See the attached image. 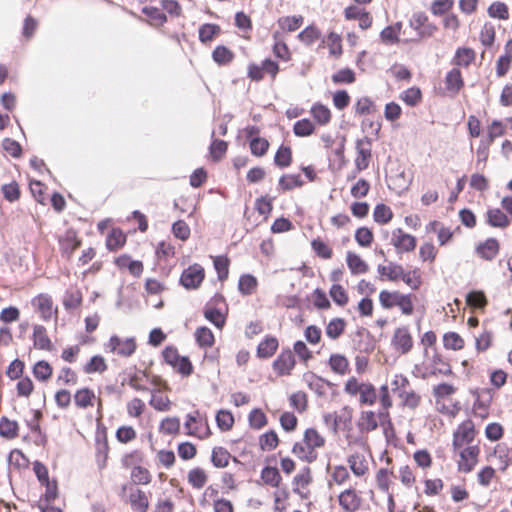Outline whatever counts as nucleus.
Wrapping results in <instances>:
<instances>
[{
    "mask_svg": "<svg viewBox=\"0 0 512 512\" xmlns=\"http://www.w3.org/2000/svg\"><path fill=\"white\" fill-rule=\"evenodd\" d=\"M80 240L77 239L75 232L68 231L61 241V249L63 254L68 258L71 257L73 252L80 247Z\"/></svg>",
    "mask_w": 512,
    "mask_h": 512,
    "instance_id": "b1692460",
    "label": "nucleus"
},
{
    "mask_svg": "<svg viewBox=\"0 0 512 512\" xmlns=\"http://www.w3.org/2000/svg\"><path fill=\"white\" fill-rule=\"evenodd\" d=\"M310 468L305 467L293 479V491L300 494V488H305L311 482Z\"/></svg>",
    "mask_w": 512,
    "mask_h": 512,
    "instance_id": "49530a36",
    "label": "nucleus"
},
{
    "mask_svg": "<svg viewBox=\"0 0 512 512\" xmlns=\"http://www.w3.org/2000/svg\"><path fill=\"white\" fill-rule=\"evenodd\" d=\"M126 242V236L119 229H113L107 236L106 246L108 250L115 251L122 247Z\"/></svg>",
    "mask_w": 512,
    "mask_h": 512,
    "instance_id": "c756f323",
    "label": "nucleus"
},
{
    "mask_svg": "<svg viewBox=\"0 0 512 512\" xmlns=\"http://www.w3.org/2000/svg\"><path fill=\"white\" fill-rule=\"evenodd\" d=\"M218 427L223 430H229L234 423L233 415L229 411L220 410L216 415Z\"/></svg>",
    "mask_w": 512,
    "mask_h": 512,
    "instance_id": "338daca9",
    "label": "nucleus"
},
{
    "mask_svg": "<svg viewBox=\"0 0 512 512\" xmlns=\"http://www.w3.org/2000/svg\"><path fill=\"white\" fill-rule=\"evenodd\" d=\"M400 98L407 105L415 106L421 100V91L417 87H411V88L405 90L404 92H402Z\"/></svg>",
    "mask_w": 512,
    "mask_h": 512,
    "instance_id": "4d7b16f0",
    "label": "nucleus"
},
{
    "mask_svg": "<svg viewBox=\"0 0 512 512\" xmlns=\"http://www.w3.org/2000/svg\"><path fill=\"white\" fill-rule=\"evenodd\" d=\"M302 185H303V181L299 174L284 175L279 180V186L283 190H291L295 187H300Z\"/></svg>",
    "mask_w": 512,
    "mask_h": 512,
    "instance_id": "603ef678",
    "label": "nucleus"
},
{
    "mask_svg": "<svg viewBox=\"0 0 512 512\" xmlns=\"http://www.w3.org/2000/svg\"><path fill=\"white\" fill-rule=\"evenodd\" d=\"M249 423L252 428L260 429L267 424L266 415L260 409H254L249 414Z\"/></svg>",
    "mask_w": 512,
    "mask_h": 512,
    "instance_id": "774afa93",
    "label": "nucleus"
},
{
    "mask_svg": "<svg viewBox=\"0 0 512 512\" xmlns=\"http://www.w3.org/2000/svg\"><path fill=\"white\" fill-rule=\"evenodd\" d=\"M487 222L493 227H506L509 225V220L506 214L498 209H490L487 211Z\"/></svg>",
    "mask_w": 512,
    "mask_h": 512,
    "instance_id": "393cba45",
    "label": "nucleus"
},
{
    "mask_svg": "<svg viewBox=\"0 0 512 512\" xmlns=\"http://www.w3.org/2000/svg\"><path fill=\"white\" fill-rule=\"evenodd\" d=\"M495 40V28L491 23H485L480 32V41L486 46L490 47Z\"/></svg>",
    "mask_w": 512,
    "mask_h": 512,
    "instance_id": "69168bd1",
    "label": "nucleus"
},
{
    "mask_svg": "<svg viewBox=\"0 0 512 512\" xmlns=\"http://www.w3.org/2000/svg\"><path fill=\"white\" fill-rule=\"evenodd\" d=\"M346 321L343 318H333L326 325L325 333L332 340L338 339L345 331Z\"/></svg>",
    "mask_w": 512,
    "mask_h": 512,
    "instance_id": "412c9836",
    "label": "nucleus"
},
{
    "mask_svg": "<svg viewBox=\"0 0 512 512\" xmlns=\"http://www.w3.org/2000/svg\"><path fill=\"white\" fill-rule=\"evenodd\" d=\"M33 344L34 347L40 350L50 351L52 349V342L47 335L46 328L42 325H35L33 328Z\"/></svg>",
    "mask_w": 512,
    "mask_h": 512,
    "instance_id": "dca6fc26",
    "label": "nucleus"
},
{
    "mask_svg": "<svg viewBox=\"0 0 512 512\" xmlns=\"http://www.w3.org/2000/svg\"><path fill=\"white\" fill-rule=\"evenodd\" d=\"M278 436L275 431L271 430L260 437V447L264 451H270L277 447Z\"/></svg>",
    "mask_w": 512,
    "mask_h": 512,
    "instance_id": "6e6d98bb",
    "label": "nucleus"
},
{
    "mask_svg": "<svg viewBox=\"0 0 512 512\" xmlns=\"http://www.w3.org/2000/svg\"><path fill=\"white\" fill-rule=\"evenodd\" d=\"M402 23L396 22L392 25L385 27L380 33V39L385 45H394L399 42V35L401 33Z\"/></svg>",
    "mask_w": 512,
    "mask_h": 512,
    "instance_id": "f3484780",
    "label": "nucleus"
},
{
    "mask_svg": "<svg viewBox=\"0 0 512 512\" xmlns=\"http://www.w3.org/2000/svg\"><path fill=\"white\" fill-rule=\"evenodd\" d=\"M320 37V31L314 26H309L305 28L298 35V38L306 45H312Z\"/></svg>",
    "mask_w": 512,
    "mask_h": 512,
    "instance_id": "5fc2aeb1",
    "label": "nucleus"
},
{
    "mask_svg": "<svg viewBox=\"0 0 512 512\" xmlns=\"http://www.w3.org/2000/svg\"><path fill=\"white\" fill-rule=\"evenodd\" d=\"M257 279L250 274L242 275L239 279L238 288L243 295H251L257 288Z\"/></svg>",
    "mask_w": 512,
    "mask_h": 512,
    "instance_id": "2f4dec72",
    "label": "nucleus"
},
{
    "mask_svg": "<svg viewBox=\"0 0 512 512\" xmlns=\"http://www.w3.org/2000/svg\"><path fill=\"white\" fill-rule=\"evenodd\" d=\"M339 504L346 512H355L359 509L361 500L353 489H346L339 497Z\"/></svg>",
    "mask_w": 512,
    "mask_h": 512,
    "instance_id": "4468645a",
    "label": "nucleus"
},
{
    "mask_svg": "<svg viewBox=\"0 0 512 512\" xmlns=\"http://www.w3.org/2000/svg\"><path fill=\"white\" fill-rule=\"evenodd\" d=\"M409 27L416 32L417 37L411 38L412 42L428 39L434 36L438 27L429 21L428 16L423 12H416L408 20Z\"/></svg>",
    "mask_w": 512,
    "mask_h": 512,
    "instance_id": "7ed1b4c3",
    "label": "nucleus"
},
{
    "mask_svg": "<svg viewBox=\"0 0 512 512\" xmlns=\"http://www.w3.org/2000/svg\"><path fill=\"white\" fill-rule=\"evenodd\" d=\"M357 156L355 158L356 172H361L368 168L371 158V141L368 137L357 140Z\"/></svg>",
    "mask_w": 512,
    "mask_h": 512,
    "instance_id": "1a4fd4ad",
    "label": "nucleus"
},
{
    "mask_svg": "<svg viewBox=\"0 0 512 512\" xmlns=\"http://www.w3.org/2000/svg\"><path fill=\"white\" fill-rule=\"evenodd\" d=\"M269 147V142L265 138L254 137L250 141L251 153L255 156H263Z\"/></svg>",
    "mask_w": 512,
    "mask_h": 512,
    "instance_id": "bf43d9fd",
    "label": "nucleus"
},
{
    "mask_svg": "<svg viewBox=\"0 0 512 512\" xmlns=\"http://www.w3.org/2000/svg\"><path fill=\"white\" fill-rule=\"evenodd\" d=\"M402 404L408 408L415 409L421 401V397L415 391H402L399 393Z\"/></svg>",
    "mask_w": 512,
    "mask_h": 512,
    "instance_id": "052dcab7",
    "label": "nucleus"
},
{
    "mask_svg": "<svg viewBox=\"0 0 512 512\" xmlns=\"http://www.w3.org/2000/svg\"><path fill=\"white\" fill-rule=\"evenodd\" d=\"M130 504L133 509L146 512L149 506L148 498L144 491L136 489L129 495Z\"/></svg>",
    "mask_w": 512,
    "mask_h": 512,
    "instance_id": "4be33fe9",
    "label": "nucleus"
},
{
    "mask_svg": "<svg viewBox=\"0 0 512 512\" xmlns=\"http://www.w3.org/2000/svg\"><path fill=\"white\" fill-rule=\"evenodd\" d=\"M325 445V438L314 428L304 432L303 442L294 444L292 452L301 460L311 463L317 459L315 449Z\"/></svg>",
    "mask_w": 512,
    "mask_h": 512,
    "instance_id": "f257e3e1",
    "label": "nucleus"
},
{
    "mask_svg": "<svg viewBox=\"0 0 512 512\" xmlns=\"http://www.w3.org/2000/svg\"><path fill=\"white\" fill-rule=\"evenodd\" d=\"M392 244L400 252H410L416 247V239L399 228L393 232Z\"/></svg>",
    "mask_w": 512,
    "mask_h": 512,
    "instance_id": "9b49d317",
    "label": "nucleus"
},
{
    "mask_svg": "<svg viewBox=\"0 0 512 512\" xmlns=\"http://www.w3.org/2000/svg\"><path fill=\"white\" fill-rule=\"evenodd\" d=\"M18 424L6 417L0 419V435L12 439L17 436Z\"/></svg>",
    "mask_w": 512,
    "mask_h": 512,
    "instance_id": "79ce46f5",
    "label": "nucleus"
},
{
    "mask_svg": "<svg viewBox=\"0 0 512 512\" xmlns=\"http://www.w3.org/2000/svg\"><path fill=\"white\" fill-rule=\"evenodd\" d=\"M95 397L92 390L88 388H82L78 390L74 395L75 405L78 408L85 409L89 406H92V400Z\"/></svg>",
    "mask_w": 512,
    "mask_h": 512,
    "instance_id": "cd10ccee",
    "label": "nucleus"
},
{
    "mask_svg": "<svg viewBox=\"0 0 512 512\" xmlns=\"http://www.w3.org/2000/svg\"><path fill=\"white\" fill-rule=\"evenodd\" d=\"M377 271L382 276H387L389 280L396 281L403 275V267L396 263H390L388 266L379 265Z\"/></svg>",
    "mask_w": 512,
    "mask_h": 512,
    "instance_id": "bb28decb",
    "label": "nucleus"
},
{
    "mask_svg": "<svg viewBox=\"0 0 512 512\" xmlns=\"http://www.w3.org/2000/svg\"><path fill=\"white\" fill-rule=\"evenodd\" d=\"M107 369V365L105 362V359L100 356L96 355L93 356L90 361L84 366V371L87 374L99 372L102 373Z\"/></svg>",
    "mask_w": 512,
    "mask_h": 512,
    "instance_id": "37998d69",
    "label": "nucleus"
},
{
    "mask_svg": "<svg viewBox=\"0 0 512 512\" xmlns=\"http://www.w3.org/2000/svg\"><path fill=\"white\" fill-rule=\"evenodd\" d=\"M77 381V374L69 367L62 368L57 377L58 384L62 385H76Z\"/></svg>",
    "mask_w": 512,
    "mask_h": 512,
    "instance_id": "680f3d73",
    "label": "nucleus"
},
{
    "mask_svg": "<svg viewBox=\"0 0 512 512\" xmlns=\"http://www.w3.org/2000/svg\"><path fill=\"white\" fill-rule=\"evenodd\" d=\"M180 430V420L177 417L165 418L160 425V431L165 434H177Z\"/></svg>",
    "mask_w": 512,
    "mask_h": 512,
    "instance_id": "0e129e2a",
    "label": "nucleus"
},
{
    "mask_svg": "<svg viewBox=\"0 0 512 512\" xmlns=\"http://www.w3.org/2000/svg\"><path fill=\"white\" fill-rule=\"evenodd\" d=\"M35 378L40 381H47L52 376V367L44 360L38 361L33 367Z\"/></svg>",
    "mask_w": 512,
    "mask_h": 512,
    "instance_id": "ea45409f",
    "label": "nucleus"
},
{
    "mask_svg": "<svg viewBox=\"0 0 512 512\" xmlns=\"http://www.w3.org/2000/svg\"><path fill=\"white\" fill-rule=\"evenodd\" d=\"M330 369L339 375H345L349 372V361L345 355L340 353H333L330 355L328 361Z\"/></svg>",
    "mask_w": 512,
    "mask_h": 512,
    "instance_id": "a211bd4d",
    "label": "nucleus"
},
{
    "mask_svg": "<svg viewBox=\"0 0 512 512\" xmlns=\"http://www.w3.org/2000/svg\"><path fill=\"white\" fill-rule=\"evenodd\" d=\"M274 161L281 168L289 166L292 161L291 149L287 146H281L275 154Z\"/></svg>",
    "mask_w": 512,
    "mask_h": 512,
    "instance_id": "09e8293b",
    "label": "nucleus"
},
{
    "mask_svg": "<svg viewBox=\"0 0 512 512\" xmlns=\"http://www.w3.org/2000/svg\"><path fill=\"white\" fill-rule=\"evenodd\" d=\"M261 478L267 485L272 487H278L282 479L278 469L271 466L263 468Z\"/></svg>",
    "mask_w": 512,
    "mask_h": 512,
    "instance_id": "473e14b6",
    "label": "nucleus"
},
{
    "mask_svg": "<svg viewBox=\"0 0 512 512\" xmlns=\"http://www.w3.org/2000/svg\"><path fill=\"white\" fill-rule=\"evenodd\" d=\"M413 298L411 294H402L399 291L390 292L382 290L379 294V301L383 308L391 309L397 306L404 315H411L413 313Z\"/></svg>",
    "mask_w": 512,
    "mask_h": 512,
    "instance_id": "f03ea898",
    "label": "nucleus"
},
{
    "mask_svg": "<svg viewBox=\"0 0 512 512\" xmlns=\"http://www.w3.org/2000/svg\"><path fill=\"white\" fill-rule=\"evenodd\" d=\"M443 344L446 349L456 351L464 347V340L458 333L448 332L443 336Z\"/></svg>",
    "mask_w": 512,
    "mask_h": 512,
    "instance_id": "e433bc0d",
    "label": "nucleus"
},
{
    "mask_svg": "<svg viewBox=\"0 0 512 512\" xmlns=\"http://www.w3.org/2000/svg\"><path fill=\"white\" fill-rule=\"evenodd\" d=\"M196 340L200 346L210 347L214 343V335L207 327H200L195 332Z\"/></svg>",
    "mask_w": 512,
    "mask_h": 512,
    "instance_id": "3c124183",
    "label": "nucleus"
},
{
    "mask_svg": "<svg viewBox=\"0 0 512 512\" xmlns=\"http://www.w3.org/2000/svg\"><path fill=\"white\" fill-rule=\"evenodd\" d=\"M329 294L333 301L339 306H345L348 303V295L345 289L339 284H333Z\"/></svg>",
    "mask_w": 512,
    "mask_h": 512,
    "instance_id": "864d4df0",
    "label": "nucleus"
},
{
    "mask_svg": "<svg viewBox=\"0 0 512 512\" xmlns=\"http://www.w3.org/2000/svg\"><path fill=\"white\" fill-rule=\"evenodd\" d=\"M213 60L218 65H227L234 59V53L226 46H217L212 53Z\"/></svg>",
    "mask_w": 512,
    "mask_h": 512,
    "instance_id": "c85d7f7f",
    "label": "nucleus"
},
{
    "mask_svg": "<svg viewBox=\"0 0 512 512\" xmlns=\"http://www.w3.org/2000/svg\"><path fill=\"white\" fill-rule=\"evenodd\" d=\"M151 478L150 472L142 466H135L132 469L131 479L135 484L147 485L151 482Z\"/></svg>",
    "mask_w": 512,
    "mask_h": 512,
    "instance_id": "a18cd8bd",
    "label": "nucleus"
},
{
    "mask_svg": "<svg viewBox=\"0 0 512 512\" xmlns=\"http://www.w3.org/2000/svg\"><path fill=\"white\" fill-rule=\"evenodd\" d=\"M378 423L376 420V415L373 411H364L361 413L359 419V427L361 431L370 432L377 428Z\"/></svg>",
    "mask_w": 512,
    "mask_h": 512,
    "instance_id": "c9c22d12",
    "label": "nucleus"
},
{
    "mask_svg": "<svg viewBox=\"0 0 512 512\" xmlns=\"http://www.w3.org/2000/svg\"><path fill=\"white\" fill-rule=\"evenodd\" d=\"M356 242L362 247H369L373 242V233L367 227H360L355 233Z\"/></svg>",
    "mask_w": 512,
    "mask_h": 512,
    "instance_id": "13d9d810",
    "label": "nucleus"
},
{
    "mask_svg": "<svg viewBox=\"0 0 512 512\" xmlns=\"http://www.w3.org/2000/svg\"><path fill=\"white\" fill-rule=\"evenodd\" d=\"M475 59V52L471 48H458L455 57L454 63L458 66L467 67L470 63H472Z\"/></svg>",
    "mask_w": 512,
    "mask_h": 512,
    "instance_id": "f704fd0d",
    "label": "nucleus"
},
{
    "mask_svg": "<svg viewBox=\"0 0 512 512\" xmlns=\"http://www.w3.org/2000/svg\"><path fill=\"white\" fill-rule=\"evenodd\" d=\"M475 437V427L471 420L460 424L453 435V447L455 450L462 448L465 444H470Z\"/></svg>",
    "mask_w": 512,
    "mask_h": 512,
    "instance_id": "423d86ee",
    "label": "nucleus"
},
{
    "mask_svg": "<svg viewBox=\"0 0 512 512\" xmlns=\"http://www.w3.org/2000/svg\"><path fill=\"white\" fill-rule=\"evenodd\" d=\"M393 213L385 204H377L374 208L373 218L379 224H386L392 219Z\"/></svg>",
    "mask_w": 512,
    "mask_h": 512,
    "instance_id": "a19ab883",
    "label": "nucleus"
},
{
    "mask_svg": "<svg viewBox=\"0 0 512 512\" xmlns=\"http://www.w3.org/2000/svg\"><path fill=\"white\" fill-rule=\"evenodd\" d=\"M230 453L223 447H215L212 450L211 461L217 468H224L228 465Z\"/></svg>",
    "mask_w": 512,
    "mask_h": 512,
    "instance_id": "72a5a7b5",
    "label": "nucleus"
},
{
    "mask_svg": "<svg viewBox=\"0 0 512 512\" xmlns=\"http://www.w3.org/2000/svg\"><path fill=\"white\" fill-rule=\"evenodd\" d=\"M31 304L44 321L50 320L57 314V308L53 306L52 298L48 294L37 295L32 299Z\"/></svg>",
    "mask_w": 512,
    "mask_h": 512,
    "instance_id": "0eeeda50",
    "label": "nucleus"
},
{
    "mask_svg": "<svg viewBox=\"0 0 512 512\" xmlns=\"http://www.w3.org/2000/svg\"><path fill=\"white\" fill-rule=\"evenodd\" d=\"M392 346L402 354H407L413 347V339L407 327H399L395 330Z\"/></svg>",
    "mask_w": 512,
    "mask_h": 512,
    "instance_id": "9d476101",
    "label": "nucleus"
},
{
    "mask_svg": "<svg viewBox=\"0 0 512 512\" xmlns=\"http://www.w3.org/2000/svg\"><path fill=\"white\" fill-rule=\"evenodd\" d=\"M349 467L357 477L364 476L369 470V463L364 454L353 453L347 459Z\"/></svg>",
    "mask_w": 512,
    "mask_h": 512,
    "instance_id": "ddd939ff",
    "label": "nucleus"
},
{
    "mask_svg": "<svg viewBox=\"0 0 512 512\" xmlns=\"http://www.w3.org/2000/svg\"><path fill=\"white\" fill-rule=\"evenodd\" d=\"M312 116L314 119L320 124L325 125L327 124L331 119V112L330 110L322 105V104H316L311 109Z\"/></svg>",
    "mask_w": 512,
    "mask_h": 512,
    "instance_id": "c03bdc74",
    "label": "nucleus"
},
{
    "mask_svg": "<svg viewBox=\"0 0 512 512\" xmlns=\"http://www.w3.org/2000/svg\"><path fill=\"white\" fill-rule=\"evenodd\" d=\"M294 366L295 358L291 350L282 351L273 363V368L279 375H289Z\"/></svg>",
    "mask_w": 512,
    "mask_h": 512,
    "instance_id": "f8f14e48",
    "label": "nucleus"
},
{
    "mask_svg": "<svg viewBox=\"0 0 512 512\" xmlns=\"http://www.w3.org/2000/svg\"><path fill=\"white\" fill-rule=\"evenodd\" d=\"M204 278V268L199 264H193L182 272L180 284L187 290H195L199 288Z\"/></svg>",
    "mask_w": 512,
    "mask_h": 512,
    "instance_id": "20e7f679",
    "label": "nucleus"
},
{
    "mask_svg": "<svg viewBox=\"0 0 512 512\" xmlns=\"http://www.w3.org/2000/svg\"><path fill=\"white\" fill-rule=\"evenodd\" d=\"M220 33V27L216 24L206 23L199 28V40L202 43L210 42Z\"/></svg>",
    "mask_w": 512,
    "mask_h": 512,
    "instance_id": "4c0bfd02",
    "label": "nucleus"
},
{
    "mask_svg": "<svg viewBox=\"0 0 512 512\" xmlns=\"http://www.w3.org/2000/svg\"><path fill=\"white\" fill-rule=\"evenodd\" d=\"M205 318L213 323L217 328H222L225 324L224 314L217 308L206 306L204 310Z\"/></svg>",
    "mask_w": 512,
    "mask_h": 512,
    "instance_id": "58836bf2",
    "label": "nucleus"
},
{
    "mask_svg": "<svg viewBox=\"0 0 512 512\" xmlns=\"http://www.w3.org/2000/svg\"><path fill=\"white\" fill-rule=\"evenodd\" d=\"M476 252L481 258L491 261L499 253V243L495 238H488L476 247Z\"/></svg>",
    "mask_w": 512,
    "mask_h": 512,
    "instance_id": "2eb2a0df",
    "label": "nucleus"
},
{
    "mask_svg": "<svg viewBox=\"0 0 512 512\" xmlns=\"http://www.w3.org/2000/svg\"><path fill=\"white\" fill-rule=\"evenodd\" d=\"M480 448L478 445H469L460 451V460L458 462V469L461 472H471L478 462Z\"/></svg>",
    "mask_w": 512,
    "mask_h": 512,
    "instance_id": "6e6552de",
    "label": "nucleus"
},
{
    "mask_svg": "<svg viewBox=\"0 0 512 512\" xmlns=\"http://www.w3.org/2000/svg\"><path fill=\"white\" fill-rule=\"evenodd\" d=\"M208 477L202 468H194L188 473V482L195 489H201L207 483Z\"/></svg>",
    "mask_w": 512,
    "mask_h": 512,
    "instance_id": "7c9ffc66",
    "label": "nucleus"
},
{
    "mask_svg": "<svg viewBox=\"0 0 512 512\" xmlns=\"http://www.w3.org/2000/svg\"><path fill=\"white\" fill-rule=\"evenodd\" d=\"M278 348V340L275 337H266L257 348V354L261 358L271 357Z\"/></svg>",
    "mask_w": 512,
    "mask_h": 512,
    "instance_id": "5701e85b",
    "label": "nucleus"
},
{
    "mask_svg": "<svg viewBox=\"0 0 512 512\" xmlns=\"http://www.w3.org/2000/svg\"><path fill=\"white\" fill-rule=\"evenodd\" d=\"M488 15L492 18L506 20L509 18L508 7L503 2H494L488 8Z\"/></svg>",
    "mask_w": 512,
    "mask_h": 512,
    "instance_id": "8fccbe9b",
    "label": "nucleus"
},
{
    "mask_svg": "<svg viewBox=\"0 0 512 512\" xmlns=\"http://www.w3.org/2000/svg\"><path fill=\"white\" fill-rule=\"evenodd\" d=\"M346 262L352 274H363L368 271V264L354 252H347Z\"/></svg>",
    "mask_w": 512,
    "mask_h": 512,
    "instance_id": "aec40b11",
    "label": "nucleus"
},
{
    "mask_svg": "<svg viewBox=\"0 0 512 512\" xmlns=\"http://www.w3.org/2000/svg\"><path fill=\"white\" fill-rule=\"evenodd\" d=\"M377 400L376 388L369 382H363L362 389L359 394V402L361 405H373Z\"/></svg>",
    "mask_w": 512,
    "mask_h": 512,
    "instance_id": "a878e982",
    "label": "nucleus"
},
{
    "mask_svg": "<svg viewBox=\"0 0 512 512\" xmlns=\"http://www.w3.org/2000/svg\"><path fill=\"white\" fill-rule=\"evenodd\" d=\"M143 13L150 19L153 25H161L166 22L165 14L156 7H144Z\"/></svg>",
    "mask_w": 512,
    "mask_h": 512,
    "instance_id": "e2e57ef3",
    "label": "nucleus"
},
{
    "mask_svg": "<svg viewBox=\"0 0 512 512\" xmlns=\"http://www.w3.org/2000/svg\"><path fill=\"white\" fill-rule=\"evenodd\" d=\"M445 84L449 92L453 95L457 94L464 85L460 70L457 68L450 70L446 75Z\"/></svg>",
    "mask_w": 512,
    "mask_h": 512,
    "instance_id": "6ab92c4d",
    "label": "nucleus"
},
{
    "mask_svg": "<svg viewBox=\"0 0 512 512\" xmlns=\"http://www.w3.org/2000/svg\"><path fill=\"white\" fill-rule=\"evenodd\" d=\"M315 130L314 124L309 119H301L294 124L293 131L296 136L306 137Z\"/></svg>",
    "mask_w": 512,
    "mask_h": 512,
    "instance_id": "de8ad7c7",
    "label": "nucleus"
},
{
    "mask_svg": "<svg viewBox=\"0 0 512 512\" xmlns=\"http://www.w3.org/2000/svg\"><path fill=\"white\" fill-rule=\"evenodd\" d=\"M107 348L122 357H130L136 351L137 345L133 337L122 339L114 335L110 337Z\"/></svg>",
    "mask_w": 512,
    "mask_h": 512,
    "instance_id": "39448f33",
    "label": "nucleus"
}]
</instances>
